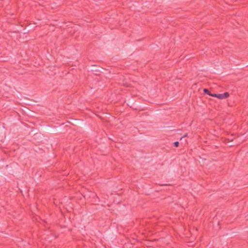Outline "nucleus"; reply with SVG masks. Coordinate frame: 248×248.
Instances as JSON below:
<instances>
[{"mask_svg": "<svg viewBox=\"0 0 248 248\" xmlns=\"http://www.w3.org/2000/svg\"><path fill=\"white\" fill-rule=\"evenodd\" d=\"M229 95L230 94L228 92H225L223 93H218L217 98L220 99H223L228 98Z\"/></svg>", "mask_w": 248, "mask_h": 248, "instance_id": "f257e3e1", "label": "nucleus"}, {"mask_svg": "<svg viewBox=\"0 0 248 248\" xmlns=\"http://www.w3.org/2000/svg\"><path fill=\"white\" fill-rule=\"evenodd\" d=\"M203 91L204 94H207L210 96H211V94H212L208 89H204Z\"/></svg>", "mask_w": 248, "mask_h": 248, "instance_id": "f03ea898", "label": "nucleus"}, {"mask_svg": "<svg viewBox=\"0 0 248 248\" xmlns=\"http://www.w3.org/2000/svg\"><path fill=\"white\" fill-rule=\"evenodd\" d=\"M173 145L175 147H178L179 145V142L178 141H175L173 142Z\"/></svg>", "mask_w": 248, "mask_h": 248, "instance_id": "7ed1b4c3", "label": "nucleus"}, {"mask_svg": "<svg viewBox=\"0 0 248 248\" xmlns=\"http://www.w3.org/2000/svg\"><path fill=\"white\" fill-rule=\"evenodd\" d=\"M218 93H212L211 94V96L215 97L217 98Z\"/></svg>", "mask_w": 248, "mask_h": 248, "instance_id": "20e7f679", "label": "nucleus"}, {"mask_svg": "<svg viewBox=\"0 0 248 248\" xmlns=\"http://www.w3.org/2000/svg\"><path fill=\"white\" fill-rule=\"evenodd\" d=\"M187 136V134H186L184 136H183V137H185Z\"/></svg>", "mask_w": 248, "mask_h": 248, "instance_id": "39448f33", "label": "nucleus"}]
</instances>
